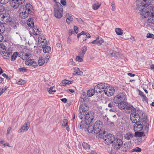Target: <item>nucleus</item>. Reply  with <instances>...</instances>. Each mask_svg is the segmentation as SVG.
Returning <instances> with one entry per match:
<instances>
[{"instance_id":"obj_1","label":"nucleus","mask_w":154,"mask_h":154,"mask_svg":"<svg viewBox=\"0 0 154 154\" xmlns=\"http://www.w3.org/2000/svg\"><path fill=\"white\" fill-rule=\"evenodd\" d=\"M34 9L32 5L29 3L22 6L19 10L20 17L22 19H25L27 17L29 14L33 13Z\"/></svg>"},{"instance_id":"obj_2","label":"nucleus","mask_w":154,"mask_h":154,"mask_svg":"<svg viewBox=\"0 0 154 154\" xmlns=\"http://www.w3.org/2000/svg\"><path fill=\"white\" fill-rule=\"evenodd\" d=\"M143 6L142 5L138 6L137 8L139 10H141L142 9L143 11H141L140 13L142 14L143 17L144 18H147L149 17L148 19V21L149 22L152 23H154V7L152 11L151 9L150 8L151 6H148L147 8L146 9V12L144 13V10L142 9L143 8H144Z\"/></svg>"},{"instance_id":"obj_3","label":"nucleus","mask_w":154,"mask_h":154,"mask_svg":"<svg viewBox=\"0 0 154 154\" xmlns=\"http://www.w3.org/2000/svg\"><path fill=\"white\" fill-rule=\"evenodd\" d=\"M9 2L11 6L14 8H17L19 5L22 4L25 0H0V3L2 4H5Z\"/></svg>"},{"instance_id":"obj_4","label":"nucleus","mask_w":154,"mask_h":154,"mask_svg":"<svg viewBox=\"0 0 154 154\" xmlns=\"http://www.w3.org/2000/svg\"><path fill=\"white\" fill-rule=\"evenodd\" d=\"M54 15L56 17L60 18L63 14V6L60 3H57L54 6Z\"/></svg>"},{"instance_id":"obj_5","label":"nucleus","mask_w":154,"mask_h":154,"mask_svg":"<svg viewBox=\"0 0 154 154\" xmlns=\"http://www.w3.org/2000/svg\"><path fill=\"white\" fill-rule=\"evenodd\" d=\"M12 50L11 48H9L6 50L5 46L2 44H0V54H4V56L7 57L6 58L8 59L10 55L12 54Z\"/></svg>"},{"instance_id":"obj_6","label":"nucleus","mask_w":154,"mask_h":154,"mask_svg":"<svg viewBox=\"0 0 154 154\" xmlns=\"http://www.w3.org/2000/svg\"><path fill=\"white\" fill-rule=\"evenodd\" d=\"M143 2L142 3L140 4H137V7H136V9L137 10V11H138V12L140 14L142 15V14L140 13L141 11H143L142 10V9L141 10H139L138 8L137 7L138 6L140 5H142V6H143L144 8H143L142 9H143L144 10V13H146V9L147 8L148 6H151V7L150 8L151 9V11H152V9H153L154 7L152 8V6L151 5H148L149 3H150V2L151 1V0H142Z\"/></svg>"},{"instance_id":"obj_7","label":"nucleus","mask_w":154,"mask_h":154,"mask_svg":"<svg viewBox=\"0 0 154 154\" xmlns=\"http://www.w3.org/2000/svg\"><path fill=\"white\" fill-rule=\"evenodd\" d=\"M88 105L86 104L83 103L80 105L79 109V113L78 115L80 119H83L84 112L88 110Z\"/></svg>"},{"instance_id":"obj_8","label":"nucleus","mask_w":154,"mask_h":154,"mask_svg":"<svg viewBox=\"0 0 154 154\" xmlns=\"http://www.w3.org/2000/svg\"><path fill=\"white\" fill-rule=\"evenodd\" d=\"M94 117V113L93 112H88L87 113H84L83 118L84 117L85 122L86 124L91 122Z\"/></svg>"},{"instance_id":"obj_9","label":"nucleus","mask_w":154,"mask_h":154,"mask_svg":"<svg viewBox=\"0 0 154 154\" xmlns=\"http://www.w3.org/2000/svg\"><path fill=\"white\" fill-rule=\"evenodd\" d=\"M140 111H136L135 112L132 113L130 115V119L133 123H135L139 121L140 119Z\"/></svg>"},{"instance_id":"obj_10","label":"nucleus","mask_w":154,"mask_h":154,"mask_svg":"<svg viewBox=\"0 0 154 154\" xmlns=\"http://www.w3.org/2000/svg\"><path fill=\"white\" fill-rule=\"evenodd\" d=\"M125 99V96L123 93L118 94L113 98V101L114 103L118 104L124 101Z\"/></svg>"},{"instance_id":"obj_11","label":"nucleus","mask_w":154,"mask_h":154,"mask_svg":"<svg viewBox=\"0 0 154 154\" xmlns=\"http://www.w3.org/2000/svg\"><path fill=\"white\" fill-rule=\"evenodd\" d=\"M139 122H141L145 127V131L146 134H147L148 131L149 125V122L147 119L146 116L143 117L141 119L139 120Z\"/></svg>"},{"instance_id":"obj_12","label":"nucleus","mask_w":154,"mask_h":154,"mask_svg":"<svg viewBox=\"0 0 154 154\" xmlns=\"http://www.w3.org/2000/svg\"><path fill=\"white\" fill-rule=\"evenodd\" d=\"M115 139V137L114 136L111 134H109L105 136L104 138L105 139V143L107 144L113 143Z\"/></svg>"},{"instance_id":"obj_13","label":"nucleus","mask_w":154,"mask_h":154,"mask_svg":"<svg viewBox=\"0 0 154 154\" xmlns=\"http://www.w3.org/2000/svg\"><path fill=\"white\" fill-rule=\"evenodd\" d=\"M143 128L145 133H146L145 131V127H144V125L141 122L139 121L136 122L134 125V130L135 131H140Z\"/></svg>"},{"instance_id":"obj_14","label":"nucleus","mask_w":154,"mask_h":154,"mask_svg":"<svg viewBox=\"0 0 154 154\" xmlns=\"http://www.w3.org/2000/svg\"><path fill=\"white\" fill-rule=\"evenodd\" d=\"M105 94L108 96L112 95L115 92V89L112 86L106 87L104 90Z\"/></svg>"},{"instance_id":"obj_15","label":"nucleus","mask_w":154,"mask_h":154,"mask_svg":"<svg viewBox=\"0 0 154 154\" xmlns=\"http://www.w3.org/2000/svg\"><path fill=\"white\" fill-rule=\"evenodd\" d=\"M105 83H101L95 86L94 88L96 89V92L97 93L103 92L105 88Z\"/></svg>"},{"instance_id":"obj_16","label":"nucleus","mask_w":154,"mask_h":154,"mask_svg":"<svg viewBox=\"0 0 154 154\" xmlns=\"http://www.w3.org/2000/svg\"><path fill=\"white\" fill-rule=\"evenodd\" d=\"M123 142L120 139H115L113 144L115 148L116 149H119L122 146Z\"/></svg>"},{"instance_id":"obj_17","label":"nucleus","mask_w":154,"mask_h":154,"mask_svg":"<svg viewBox=\"0 0 154 154\" xmlns=\"http://www.w3.org/2000/svg\"><path fill=\"white\" fill-rule=\"evenodd\" d=\"M94 133L97 134L99 133V136L101 137L105 134V131H102L101 130V128L98 127H96L94 126V128L93 131Z\"/></svg>"},{"instance_id":"obj_18","label":"nucleus","mask_w":154,"mask_h":154,"mask_svg":"<svg viewBox=\"0 0 154 154\" xmlns=\"http://www.w3.org/2000/svg\"><path fill=\"white\" fill-rule=\"evenodd\" d=\"M25 63L27 65L31 66L34 68L37 66V64L36 62L33 60L31 59L26 60Z\"/></svg>"},{"instance_id":"obj_19","label":"nucleus","mask_w":154,"mask_h":154,"mask_svg":"<svg viewBox=\"0 0 154 154\" xmlns=\"http://www.w3.org/2000/svg\"><path fill=\"white\" fill-rule=\"evenodd\" d=\"M103 42V40L101 38L97 37L96 39L91 42L93 44L100 45Z\"/></svg>"},{"instance_id":"obj_20","label":"nucleus","mask_w":154,"mask_h":154,"mask_svg":"<svg viewBox=\"0 0 154 154\" xmlns=\"http://www.w3.org/2000/svg\"><path fill=\"white\" fill-rule=\"evenodd\" d=\"M29 124H27L26 123L18 131V132L20 133L27 131L29 128Z\"/></svg>"},{"instance_id":"obj_21","label":"nucleus","mask_w":154,"mask_h":154,"mask_svg":"<svg viewBox=\"0 0 154 154\" xmlns=\"http://www.w3.org/2000/svg\"><path fill=\"white\" fill-rule=\"evenodd\" d=\"M88 124V123L87 122V124H86L85 122V121L84 122L83 120H82L80 122L79 124L78 127L80 129L83 130L87 127L86 126Z\"/></svg>"},{"instance_id":"obj_22","label":"nucleus","mask_w":154,"mask_h":154,"mask_svg":"<svg viewBox=\"0 0 154 154\" xmlns=\"http://www.w3.org/2000/svg\"><path fill=\"white\" fill-rule=\"evenodd\" d=\"M127 103L126 102L123 101L122 103H120L118 104L117 106L119 108L121 109H124L126 107L127 105Z\"/></svg>"},{"instance_id":"obj_23","label":"nucleus","mask_w":154,"mask_h":154,"mask_svg":"<svg viewBox=\"0 0 154 154\" xmlns=\"http://www.w3.org/2000/svg\"><path fill=\"white\" fill-rule=\"evenodd\" d=\"M109 54L112 57H116L117 58H118L120 57L119 53L116 51L114 50H112L109 52Z\"/></svg>"},{"instance_id":"obj_24","label":"nucleus","mask_w":154,"mask_h":154,"mask_svg":"<svg viewBox=\"0 0 154 154\" xmlns=\"http://www.w3.org/2000/svg\"><path fill=\"white\" fill-rule=\"evenodd\" d=\"M126 110L129 111V112H135L136 111V109L134 108L132 105L130 104L127 105V106L125 107Z\"/></svg>"},{"instance_id":"obj_25","label":"nucleus","mask_w":154,"mask_h":154,"mask_svg":"<svg viewBox=\"0 0 154 154\" xmlns=\"http://www.w3.org/2000/svg\"><path fill=\"white\" fill-rule=\"evenodd\" d=\"M10 21L11 20L9 17V16H6V17H5V18H3V19H0V23H3V24H6L8 22H10Z\"/></svg>"},{"instance_id":"obj_26","label":"nucleus","mask_w":154,"mask_h":154,"mask_svg":"<svg viewBox=\"0 0 154 154\" xmlns=\"http://www.w3.org/2000/svg\"><path fill=\"white\" fill-rule=\"evenodd\" d=\"M88 128V131L89 133H92L94 130V125L93 124H92L91 122L89 123Z\"/></svg>"},{"instance_id":"obj_27","label":"nucleus","mask_w":154,"mask_h":154,"mask_svg":"<svg viewBox=\"0 0 154 154\" xmlns=\"http://www.w3.org/2000/svg\"><path fill=\"white\" fill-rule=\"evenodd\" d=\"M134 134L131 132H129L125 134L124 138L127 140H131L133 137Z\"/></svg>"},{"instance_id":"obj_28","label":"nucleus","mask_w":154,"mask_h":154,"mask_svg":"<svg viewBox=\"0 0 154 154\" xmlns=\"http://www.w3.org/2000/svg\"><path fill=\"white\" fill-rule=\"evenodd\" d=\"M95 89H90L87 92V95L89 97L93 96L95 92Z\"/></svg>"},{"instance_id":"obj_29","label":"nucleus","mask_w":154,"mask_h":154,"mask_svg":"<svg viewBox=\"0 0 154 154\" xmlns=\"http://www.w3.org/2000/svg\"><path fill=\"white\" fill-rule=\"evenodd\" d=\"M10 24L14 29H17L18 27H19L18 23L14 21H11Z\"/></svg>"},{"instance_id":"obj_30","label":"nucleus","mask_w":154,"mask_h":154,"mask_svg":"<svg viewBox=\"0 0 154 154\" xmlns=\"http://www.w3.org/2000/svg\"><path fill=\"white\" fill-rule=\"evenodd\" d=\"M66 21L68 24H69L70 22L73 20V18L71 15L69 14H67L66 15Z\"/></svg>"},{"instance_id":"obj_31","label":"nucleus","mask_w":154,"mask_h":154,"mask_svg":"<svg viewBox=\"0 0 154 154\" xmlns=\"http://www.w3.org/2000/svg\"><path fill=\"white\" fill-rule=\"evenodd\" d=\"M145 135L144 133L143 132H139V131H136L134 134V136L136 137H141L142 136H144Z\"/></svg>"},{"instance_id":"obj_32","label":"nucleus","mask_w":154,"mask_h":154,"mask_svg":"<svg viewBox=\"0 0 154 154\" xmlns=\"http://www.w3.org/2000/svg\"><path fill=\"white\" fill-rule=\"evenodd\" d=\"M31 30L32 31V33L35 35H36L38 34L39 33L38 29L36 27L33 26L31 28Z\"/></svg>"},{"instance_id":"obj_33","label":"nucleus","mask_w":154,"mask_h":154,"mask_svg":"<svg viewBox=\"0 0 154 154\" xmlns=\"http://www.w3.org/2000/svg\"><path fill=\"white\" fill-rule=\"evenodd\" d=\"M103 124V123L100 120H98L95 122L94 126L95 127H98V128H101L102 127Z\"/></svg>"},{"instance_id":"obj_34","label":"nucleus","mask_w":154,"mask_h":154,"mask_svg":"<svg viewBox=\"0 0 154 154\" xmlns=\"http://www.w3.org/2000/svg\"><path fill=\"white\" fill-rule=\"evenodd\" d=\"M43 51L45 53H49L50 52L51 50V48L49 46H47L43 48Z\"/></svg>"},{"instance_id":"obj_35","label":"nucleus","mask_w":154,"mask_h":154,"mask_svg":"<svg viewBox=\"0 0 154 154\" xmlns=\"http://www.w3.org/2000/svg\"><path fill=\"white\" fill-rule=\"evenodd\" d=\"M47 42L46 40L43 39L40 42V47L42 48H43L47 46Z\"/></svg>"},{"instance_id":"obj_36","label":"nucleus","mask_w":154,"mask_h":154,"mask_svg":"<svg viewBox=\"0 0 154 154\" xmlns=\"http://www.w3.org/2000/svg\"><path fill=\"white\" fill-rule=\"evenodd\" d=\"M81 102L87 100L88 99V97L85 93H83L82 94L81 97Z\"/></svg>"},{"instance_id":"obj_37","label":"nucleus","mask_w":154,"mask_h":154,"mask_svg":"<svg viewBox=\"0 0 154 154\" xmlns=\"http://www.w3.org/2000/svg\"><path fill=\"white\" fill-rule=\"evenodd\" d=\"M72 82L71 81H69L66 80H63L62 81V85L63 86L68 85L69 84H71Z\"/></svg>"},{"instance_id":"obj_38","label":"nucleus","mask_w":154,"mask_h":154,"mask_svg":"<svg viewBox=\"0 0 154 154\" xmlns=\"http://www.w3.org/2000/svg\"><path fill=\"white\" fill-rule=\"evenodd\" d=\"M27 24L28 26L31 28L34 26V22L31 19H29L27 22Z\"/></svg>"},{"instance_id":"obj_39","label":"nucleus","mask_w":154,"mask_h":154,"mask_svg":"<svg viewBox=\"0 0 154 154\" xmlns=\"http://www.w3.org/2000/svg\"><path fill=\"white\" fill-rule=\"evenodd\" d=\"M74 72H75L77 74L80 75H82L83 74V72L81 71L80 69L78 68L75 67L73 68Z\"/></svg>"},{"instance_id":"obj_40","label":"nucleus","mask_w":154,"mask_h":154,"mask_svg":"<svg viewBox=\"0 0 154 154\" xmlns=\"http://www.w3.org/2000/svg\"><path fill=\"white\" fill-rule=\"evenodd\" d=\"M18 54V53L16 52L14 53L12 55V54L11 55H10V56H11V60L12 61L15 60L17 57Z\"/></svg>"},{"instance_id":"obj_41","label":"nucleus","mask_w":154,"mask_h":154,"mask_svg":"<svg viewBox=\"0 0 154 154\" xmlns=\"http://www.w3.org/2000/svg\"><path fill=\"white\" fill-rule=\"evenodd\" d=\"M5 28L4 24L0 23V34H2L5 31Z\"/></svg>"},{"instance_id":"obj_42","label":"nucleus","mask_w":154,"mask_h":154,"mask_svg":"<svg viewBox=\"0 0 154 154\" xmlns=\"http://www.w3.org/2000/svg\"><path fill=\"white\" fill-rule=\"evenodd\" d=\"M45 62V60L43 59L42 57H40L38 60V63L39 66H42L44 64Z\"/></svg>"},{"instance_id":"obj_43","label":"nucleus","mask_w":154,"mask_h":154,"mask_svg":"<svg viewBox=\"0 0 154 154\" xmlns=\"http://www.w3.org/2000/svg\"><path fill=\"white\" fill-rule=\"evenodd\" d=\"M117 106V104L114 103V101L113 102L112 101L110 102L108 105V106L109 107L113 108V109L115 107Z\"/></svg>"},{"instance_id":"obj_44","label":"nucleus","mask_w":154,"mask_h":154,"mask_svg":"<svg viewBox=\"0 0 154 154\" xmlns=\"http://www.w3.org/2000/svg\"><path fill=\"white\" fill-rule=\"evenodd\" d=\"M115 31L117 34L119 35H122L123 34L122 30L119 28H116Z\"/></svg>"},{"instance_id":"obj_45","label":"nucleus","mask_w":154,"mask_h":154,"mask_svg":"<svg viewBox=\"0 0 154 154\" xmlns=\"http://www.w3.org/2000/svg\"><path fill=\"white\" fill-rule=\"evenodd\" d=\"M82 146L83 148L86 150H88L90 149L89 145L87 143L85 142H84L83 143Z\"/></svg>"},{"instance_id":"obj_46","label":"nucleus","mask_w":154,"mask_h":154,"mask_svg":"<svg viewBox=\"0 0 154 154\" xmlns=\"http://www.w3.org/2000/svg\"><path fill=\"white\" fill-rule=\"evenodd\" d=\"M87 47L86 46H84L82 48V52L80 54V55L82 56H83L85 53L86 51H87Z\"/></svg>"},{"instance_id":"obj_47","label":"nucleus","mask_w":154,"mask_h":154,"mask_svg":"<svg viewBox=\"0 0 154 154\" xmlns=\"http://www.w3.org/2000/svg\"><path fill=\"white\" fill-rule=\"evenodd\" d=\"M9 16V14L6 13H1L0 14V19H3V18H5V17L6 16Z\"/></svg>"},{"instance_id":"obj_48","label":"nucleus","mask_w":154,"mask_h":154,"mask_svg":"<svg viewBox=\"0 0 154 154\" xmlns=\"http://www.w3.org/2000/svg\"><path fill=\"white\" fill-rule=\"evenodd\" d=\"M23 56H24L23 57V58L22 59L24 60H29L30 57V55L27 54H25Z\"/></svg>"},{"instance_id":"obj_49","label":"nucleus","mask_w":154,"mask_h":154,"mask_svg":"<svg viewBox=\"0 0 154 154\" xmlns=\"http://www.w3.org/2000/svg\"><path fill=\"white\" fill-rule=\"evenodd\" d=\"M53 87H51L48 90V91L50 94H53L55 92V89H53Z\"/></svg>"},{"instance_id":"obj_50","label":"nucleus","mask_w":154,"mask_h":154,"mask_svg":"<svg viewBox=\"0 0 154 154\" xmlns=\"http://www.w3.org/2000/svg\"><path fill=\"white\" fill-rule=\"evenodd\" d=\"M101 4H99L98 3L97 4H94L93 5V8L94 9L96 10L100 6Z\"/></svg>"},{"instance_id":"obj_51","label":"nucleus","mask_w":154,"mask_h":154,"mask_svg":"<svg viewBox=\"0 0 154 154\" xmlns=\"http://www.w3.org/2000/svg\"><path fill=\"white\" fill-rule=\"evenodd\" d=\"M26 83V81L22 79L18 80L17 83L18 85H23Z\"/></svg>"},{"instance_id":"obj_52","label":"nucleus","mask_w":154,"mask_h":154,"mask_svg":"<svg viewBox=\"0 0 154 154\" xmlns=\"http://www.w3.org/2000/svg\"><path fill=\"white\" fill-rule=\"evenodd\" d=\"M68 124V120L66 119H64L62 122V126L64 127Z\"/></svg>"},{"instance_id":"obj_53","label":"nucleus","mask_w":154,"mask_h":154,"mask_svg":"<svg viewBox=\"0 0 154 154\" xmlns=\"http://www.w3.org/2000/svg\"><path fill=\"white\" fill-rule=\"evenodd\" d=\"M141 151V149L140 148L138 147H137L133 149L132 150V152H140Z\"/></svg>"},{"instance_id":"obj_54","label":"nucleus","mask_w":154,"mask_h":154,"mask_svg":"<svg viewBox=\"0 0 154 154\" xmlns=\"http://www.w3.org/2000/svg\"><path fill=\"white\" fill-rule=\"evenodd\" d=\"M19 71L20 72H25L27 71V69L25 67H23L19 69Z\"/></svg>"},{"instance_id":"obj_55","label":"nucleus","mask_w":154,"mask_h":154,"mask_svg":"<svg viewBox=\"0 0 154 154\" xmlns=\"http://www.w3.org/2000/svg\"><path fill=\"white\" fill-rule=\"evenodd\" d=\"M146 37L148 38L154 39V35L149 33L147 34Z\"/></svg>"},{"instance_id":"obj_56","label":"nucleus","mask_w":154,"mask_h":154,"mask_svg":"<svg viewBox=\"0 0 154 154\" xmlns=\"http://www.w3.org/2000/svg\"><path fill=\"white\" fill-rule=\"evenodd\" d=\"M76 60L79 62H82L83 60V59L82 57H81L79 56H77L76 57Z\"/></svg>"},{"instance_id":"obj_57","label":"nucleus","mask_w":154,"mask_h":154,"mask_svg":"<svg viewBox=\"0 0 154 154\" xmlns=\"http://www.w3.org/2000/svg\"><path fill=\"white\" fill-rule=\"evenodd\" d=\"M111 6L112 8V10L113 11H114L116 10V6L114 2H112L111 3Z\"/></svg>"},{"instance_id":"obj_58","label":"nucleus","mask_w":154,"mask_h":154,"mask_svg":"<svg viewBox=\"0 0 154 154\" xmlns=\"http://www.w3.org/2000/svg\"><path fill=\"white\" fill-rule=\"evenodd\" d=\"M45 62H47L49 59L50 58V56L49 54H47L45 56Z\"/></svg>"},{"instance_id":"obj_59","label":"nucleus","mask_w":154,"mask_h":154,"mask_svg":"<svg viewBox=\"0 0 154 154\" xmlns=\"http://www.w3.org/2000/svg\"><path fill=\"white\" fill-rule=\"evenodd\" d=\"M74 30L76 34H77L78 33L79 29L78 27L77 26H74Z\"/></svg>"},{"instance_id":"obj_60","label":"nucleus","mask_w":154,"mask_h":154,"mask_svg":"<svg viewBox=\"0 0 154 154\" xmlns=\"http://www.w3.org/2000/svg\"><path fill=\"white\" fill-rule=\"evenodd\" d=\"M61 4L63 6H65L66 4V0H60Z\"/></svg>"},{"instance_id":"obj_61","label":"nucleus","mask_w":154,"mask_h":154,"mask_svg":"<svg viewBox=\"0 0 154 154\" xmlns=\"http://www.w3.org/2000/svg\"><path fill=\"white\" fill-rule=\"evenodd\" d=\"M2 76L5 78H6L7 79H10V77L8 76L6 74L3 73L2 75Z\"/></svg>"},{"instance_id":"obj_62","label":"nucleus","mask_w":154,"mask_h":154,"mask_svg":"<svg viewBox=\"0 0 154 154\" xmlns=\"http://www.w3.org/2000/svg\"><path fill=\"white\" fill-rule=\"evenodd\" d=\"M11 127H9L7 130V135H8L10 133V132L11 131Z\"/></svg>"},{"instance_id":"obj_63","label":"nucleus","mask_w":154,"mask_h":154,"mask_svg":"<svg viewBox=\"0 0 154 154\" xmlns=\"http://www.w3.org/2000/svg\"><path fill=\"white\" fill-rule=\"evenodd\" d=\"M7 88H6V86L5 88H0V90L2 91V92L3 93H4L5 91L7 89Z\"/></svg>"},{"instance_id":"obj_64","label":"nucleus","mask_w":154,"mask_h":154,"mask_svg":"<svg viewBox=\"0 0 154 154\" xmlns=\"http://www.w3.org/2000/svg\"><path fill=\"white\" fill-rule=\"evenodd\" d=\"M141 97L142 98V100L143 101H146L147 97L145 95H144Z\"/></svg>"}]
</instances>
